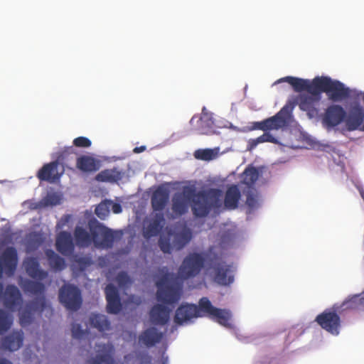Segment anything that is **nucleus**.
<instances>
[{
  "label": "nucleus",
  "instance_id": "2f4dec72",
  "mask_svg": "<svg viewBox=\"0 0 364 364\" xmlns=\"http://www.w3.org/2000/svg\"><path fill=\"white\" fill-rule=\"evenodd\" d=\"M45 255L48 259L50 268L55 271H62L66 267L65 259L56 254L53 250L48 249L45 251Z\"/></svg>",
  "mask_w": 364,
  "mask_h": 364
},
{
  "label": "nucleus",
  "instance_id": "39448f33",
  "mask_svg": "<svg viewBox=\"0 0 364 364\" xmlns=\"http://www.w3.org/2000/svg\"><path fill=\"white\" fill-rule=\"evenodd\" d=\"M161 276L156 282L158 288L156 291V299L158 301L165 304H173L180 299V289L168 284L171 279V274L166 267L161 269Z\"/></svg>",
  "mask_w": 364,
  "mask_h": 364
},
{
  "label": "nucleus",
  "instance_id": "5fc2aeb1",
  "mask_svg": "<svg viewBox=\"0 0 364 364\" xmlns=\"http://www.w3.org/2000/svg\"><path fill=\"white\" fill-rule=\"evenodd\" d=\"M41 310H43V309L46 306V302H45L44 299L41 301Z\"/></svg>",
  "mask_w": 364,
  "mask_h": 364
},
{
  "label": "nucleus",
  "instance_id": "a18cd8bd",
  "mask_svg": "<svg viewBox=\"0 0 364 364\" xmlns=\"http://www.w3.org/2000/svg\"><path fill=\"white\" fill-rule=\"evenodd\" d=\"M74 146L77 147L88 148L91 146V141L85 136H79L73 140Z\"/></svg>",
  "mask_w": 364,
  "mask_h": 364
},
{
  "label": "nucleus",
  "instance_id": "58836bf2",
  "mask_svg": "<svg viewBox=\"0 0 364 364\" xmlns=\"http://www.w3.org/2000/svg\"><path fill=\"white\" fill-rule=\"evenodd\" d=\"M26 289L34 295H40L43 294L45 286L39 282L28 281L26 284Z\"/></svg>",
  "mask_w": 364,
  "mask_h": 364
},
{
  "label": "nucleus",
  "instance_id": "6e6d98bb",
  "mask_svg": "<svg viewBox=\"0 0 364 364\" xmlns=\"http://www.w3.org/2000/svg\"><path fill=\"white\" fill-rule=\"evenodd\" d=\"M167 358L165 359V360L163 362V364H166Z\"/></svg>",
  "mask_w": 364,
  "mask_h": 364
},
{
  "label": "nucleus",
  "instance_id": "c756f323",
  "mask_svg": "<svg viewBox=\"0 0 364 364\" xmlns=\"http://www.w3.org/2000/svg\"><path fill=\"white\" fill-rule=\"evenodd\" d=\"M169 236L172 239L173 247L179 250L191 241L192 232L190 229L184 228L180 232L169 233Z\"/></svg>",
  "mask_w": 364,
  "mask_h": 364
},
{
  "label": "nucleus",
  "instance_id": "ea45409f",
  "mask_svg": "<svg viewBox=\"0 0 364 364\" xmlns=\"http://www.w3.org/2000/svg\"><path fill=\"white\" fill-rule=\"evenodd\" d=\"M215 154L213 150L210 149H198L194 152V156L197 159L210 161L214 159Z\"/></svg>",
  "mask_w": 364,
  "mask_h": 364
},
{
  "label": "nucleus",
  "instance_id": "6ab92c4d",
  "mask_svg": "<svg viewBox=\"0 0 364 364\" xmlns=\"http://www.w3.org/2000/svg\"><path fill=\"white\" fill-rule=\"evenodd\" d=\"M98 354L90 360V364H114V348L112 343L97 345Z\"/></svg>",
  "mask_w": 364,
  "mask_h": 364
},
{
  "label": "nucleus",
  "instance_id": "79ce46f5",
  "mask_svg": "<svg viewBox=\"0 0 364 364\" xmlns=\"http://www.w3.org/2000/svg\"><path fill=\"white\" fill-rule=\"evenodd\" d=\"M116 281L120 288H126L132 284V280L125 272H120L116 277Z\"/></svg>",
  "mask_w": 364,
  "mask_h": 364
},
{
  "label": "nucleus",
  "instance_id": "f03ea898",
  "mask_svg": "<svg viewBox=\"0 0 364 364\" xmlns=\"http://www.w3.org/2000/svg\"><path fill=\"white\" fill-rule=\"evenodd\" d=\"M363 298L354 295L344 301L341 305L334 304L331 308L325 309L317 315L315 321L326 331L338 336L341 327V320L338 314L347 309H357L363 303Z\"/></svg>",
  "mask_w": 364,
  "mask_h": 364
},
{
  "label": "nucleus",
  "instance_id": "b1692460",
  "mask_svg": "<svg viewBox=\"0 0 364 364\" xmlns=\"http://www.w3.org/2000/svg\"><path fill=\"white\" fill-rule=\"evenodd\" d=\"M196 304H182L176 311L174 321L178 325L190 321L193 318H197Z\"/></svg>",
  "mask_w": 364,
  "mask_h": 364
},
{
  "label": "nucleus",
  "instance_id": "5701e85b",
  "mask_svg": "<svg viewBox=\"0 0 364 364\" xmlns=\"http://www.w3.org/2000/svg\"><path fill=\"white\" fill-rule=\"evenodd\" d=\"M164 338V333L155 327H150L143 331L139 336V341L145 346L150 348L159 343Z\"/></svg>",
  "mask_w": 364,
  "mask_h": 364
},
{
  "label": "nucleus",
  "instance_id": "6e6552de",
  "mask_svg": "<svg viewBox=\"0 0 364 364\" xmlns=\"http://www.w3.org/2000/svg\"><path fill=\"white\" fill-rule=\"evenodd\" d=\"M198 317L209 316L224 326H230V314L225 309L213 306L207 297H202L196 305Z\"/></svg>",
  "mask_w": 364,
  "mask_h": 364
},
{
  "label": "nucleus",
  "instance_id": "9d476101",
  "mask_svg": "<svg viewBox=\"0 0 364 364\" xmlns=\"http://www.w3.org/2000/svg\"><path fill=\"white\" fill-rule=\"evenodd\" d=\"M205 258L200 253L193 252L187 255L178 269V274L183 279L198 275L203 269Z\"/></svg>",
  "mask_w": 364,
  "mask_h": 364
},
{
  "label": "nucleus",
  "instance_id": "f257e3e1",
  "mask_svg": "<svg viewBox=\"0 0 364 364\" xmlns=\"http://www.w3.org/2000/svg\"><path fill=\"white\" fill-rule=\"evenodd\" d=\"M223 192L219 188H209L196 192L193 188L186 186L181 193H176L172 198L171 210L174 218L185 215L191 202L193 215L196 218H204L211 211L218 213L222 208Z\"/></svg>",
  "mask_w": 364,
  "mask_h": 364
},
{
  "label": "nucleus",
  "instance_id": "20e7f679",
  "mask_svg": "<svg viewBox=\"0 0 364 364\" xmlns=\"http://www.w3.org/2000/svg\"><path fill=\"white\" fill-rule=\"evenodd\" d=\"M316 86H318L317 95L325 92L329 100L333 102H341L350 96V90L348 87H346L341 82L333 80L329 77H319Z\"/></svg>",
  "mask_w": 364,
  "mask_h": 364
},
{
  "label": "nucleus",
  "instance_id": "c85d7f7f",
  "mask_svg": "<svg viewBox=\"0 0 364 364\" xmlns=\"http://www.w3.org/2000/svg\"><path fill=\"white\" fill-rule=\"evenodd\" d=\"M74 237L77 246L80 247H88L92 243L95 245V238L92 233L87 232L80 226H76L74 230Z\"/></svg>",
  "mask_w": 364,
  "mask_h": 364
},
{
  "label": "nucleus",
  "instance_id": "473e14b6",
  "mask_svg": "<svg viewBox=\"0 0 364 364\" xmlns=\"http://www.w3.org/2000/svg\"><path fill=\"white\" fill-rule=\"evenodd\" d=\"M90 324L100 332L109 331L111 328V324L107 317L102 314H92L90 317Z\"/></svg>",
  "mask_w": 364,
  "mask_h": 364
},
{
  "label": "nucleus",
  "instance_id": "0eeeda50",
  "mask_svg": "<svg viewBox=\"0 0 364 364\" xmlns=\"http://www.w3.org/2000/svg\"><path fill=\"white\" fill-rule=\"evenodd\" d=\"M74 154V148L70 146L65 147L58 154L56 161L44 164L37 173V178L41 181L54 183L58 181L62 176L64 169L61 172L58 171L60 164L59 161L64 160L68 155Z\"/></svg>",
  "mask_w": 364,
  "mask_h": 364
},
{
  "label": "nucleus",
  "instance_id": "7ed1b4c3",
  "mask_svg": "<svg viewBox=\"0 0 364 364\" xmlns=\"http://www.w3.org/2000/svg\"><path fill=\"white\" fill-rule=\"evenodd\" d=\"M293 109V104L285 105L280 111L273 117L261 122H252L251 127L247 128V130L252 131L259 129L264 132L263 134L257 137V141H259V144L264 142L278 144V140L273 136L272 134L269 133L268 131L278 130L285 127L287 124L288 119L291 117Z\"/></svg>",
  "mask_w": 364,
  "mask_h": 364
},
{
  "label": "nucleus",
  "instance_id": "de8ad7c7",
  "mask_svg": "<svg viewBox=\"0 0 364 364\" xmlns=\"http://www.w3.org/2000/svg\"><path fill=\"white\" fill-rule=\"evenodd\" d=\"M109 203V208H111L112 211L115 214H119L122 213V205L118 203H114L111 200H107Z\"/></svg>",
  "mask_w": 364,
  "mask_h": 364
},
{
  "label": "nucleus",
  "instance_id": "4be33fe9",
  "mask_svg": "<svg viewBox=\"0 0 364 364\" xmlns=\"http://www.w3.org/2000/svg\"><path fill=\"white\" fill-rule=\"evenodd\" d=\"M55 247L63 255H71L75 249L71 234L66 231L60 232L56 237Z\"/></svg>",
  "mask_w": 364,
  "mask_h": 364
},
{
  "label": "nucleus",
  "instance_id": "c9c22d12",
  "mask_svg": "<svg viewBox=\"0 0 364 364\" xmlns=\"http://www.w3.org/2000/svg\"><path fill=\"white\" fill-rule=\"evenodd\" d=\"M259 178V171L254 166L245 168L243 172V183L248 186H252Z\"/></svg>",
  "mask_w": 364,
  "mask_h": 364
},
{
  "label": "nucleus",
  "instance_id": "f8f14e48",
  "mask_svg": "<svg viewBox=\"0 0 364 364\" xmlns=\"http://www.w3.org/2000/svg\"><path fill=\"white\" fill-rule=\"evenodd\" d=\"M18 262L17 250L14 247H7L0 255V279L5 274L11 277L16 271Z\"/></svg>",
  "mask_w": 364,
  "mask_h": 364
},
{
  "label": "nucleus",
  "instance_id": "f3484780",
  "mask_svg": "<svg viewBox=\"0 0 364 364\" xmlns=\"http://www.w3.org/2000/svg\"><path fill=\"white\" fill-rule=\"evenodd\" d=\"M345 109L338 105H331L327 107L323 116V122L328 127H334L340 124L346 118Z\"/></svg>",
  "mask_w": 364,
  "mask_h": 364
},
{
  "label": "nucleus",
  "instance_id": "8fccbe9b",
  "mask_svg": "<svg viewBox=\"0 0 364 364\" xmlns=\"http://www.w3.org/2000/svg\"><path fill=\"white\" fill-rule=\"evenodd\" d=\"M258 139H250L247 141V150L249 151H252L256 148V146L259 144Z\"/></svg>",
  "mask_w": 364,
  "mask_h": 364
},
{
  "label": "nucleus",
  "instance_id": "f704fd0d",
  "mask_svg": "<svg viewBox=\"0 0 364 364\" xmlns=\"http://www.w3.org/2000/svg\"><path fill=\"white\" fill-rule=\"evenodd\" d=\"M43 240L39 234L36 232L30 234L26 242V252L31 253L35 252L43 244Z\"/></svg>",
  "mask_w": 364,
  "mask_h": 364
},
{
  "label": "nucleus",
  "instance_id": "ddd939ff",
  "mask_svg": "<svg viewBox=\"0 0 364 364\" xmlns=\"http://www.w3.org/2000/svg\"><path fill=\"white\" fill-rule=\"evenodd\" d=\"M190 124L200 134H211L215 132L213 114L208 112L205 107H203L200 117L194 115L191 118Z\"/></svg>",
  "mask_w": 364,
  "mask_h": 364
},
{
  "label": "nucleus",
  "instance_id": "393cba45",
  "mask_svg": "<svg viewBox=\"0 0 364 364\" xmlns=\"http://www.w3.org/2000/svg\"><path fill=\"white\" fill-rule=\"evenodd\" d=\"M164 221L165 219L163 213H156L151 219L149 224L144 228V237L150 238L158 235L163 228Z\"/></svg>",
  "mask_w": 364,
  "mask_h": 364
},
{
  "label": "nucleus",
  "instance_id": "4468645a",
  "mask_svg": "<svg viewBox=\"0 0 364 364\" xmlns=\"http://www.w3.org/2000/svg\"><path fill=\"white\" fill-rule=\"evenodd\" d=\"M321 100V95L301 94L294 101H289L286 105L293 104L294 107L298 105L300 109L306 112L309 118H313L318 114L317 104Z\"/></svg>",
  "mask_w": 364,
  "mask_h": 364
},
{
  "label": "nucleus",
  "instance_id": "09e8293b",
  "mask_svg": "<svg viewBox=\"0 0 364 364\" xmlns=\"http://www.w3.org/2000/svg\"><path fill=\"white\" fill-rule=\"evenodd\" d=\"M139 360L141 364H151V357L146 353H143L139 355Z\"/></svg>",
  "mask_w": 364,
  "mask_h": 364
},
{
  "label": "nucleus",
  "instance_id": "a211bd4d",
  "mask_svg": "<svg viewBox=\"0 0 364 364\" xmlns=\"http://www.w3.org/2000/svg\"><path fill=\"white\" fill-rule=\"evenodd\" d=\"M107 300V311L109 314H117L122 310V303L117 288L112 284L107 285L105 289Z\"/></svg>",
  "mask_w": 364,
  "mask_h": 364
},
{
  "label": "nucleus",
  "instance_id": "9b49d317",
  "mask_svg": "<svg viewBox=\"0 0 364 364\" xmlns=\"http://www.w3.org/2000/svg\"><path fill=\"white\" fill-rule=\"evenodd\" d=\"M59 301L68 310L77 311L82 303L80 290L73 284H64L59 290Z\"/></svg>",
  "mask_w": 364,
  "mask_h": 364
},
{
  "label": "nucleus",
  "instance_id": "bb28decb",
  "mask_svg": "<svg viewBox=\"0 0 364 364\" xmlns=\"http://www.w3.org/2000/svg\"><path fill=\"white\" fill-rule=\"evenodd\" d=\"M76 166L83 172L91 173L99 170L100 164L95 158L91 156L83 155L77 159Z\"/></svg>",
  "mask_w": 364,
  "mask_h": 364
},
{
  "label": "nucleus",
  "instance_id": "72a5a7b5",
  "mask_svg": "<svg viewBox=\"0 0 364 364\" xmlns=\"http://www.w3.org/2000/svg\"><path fill=\"white\" fill-rule=\"evenodd\" d=\"M122 178V173L117 168L105 169L100 171L95 176V179L100 182L115 183Z\"/></svg>",
  "mask_w": 364,
  "mask_h": 364
},
{
  "label": "nucleus",
  "instance_id": "423d86ee",
  "mask_svg": "<svg viewBox=\"0 0 364 364\" xmlns=\"http://www.w3.org/2000/svg\"><path fill=\"white\" fill-rule=\"evenodd\" d=\"M210 253L207 255L210 267L213 271L214 281L222 286H228L234 281L232 274V265L228 264L223 261L217 254L211 253V249L209 250Z\"/></svg>",
  "mask_w": 364,
  "mask_h": 364
},
{
  "label": "nucleus",
  "instance_id": "aec40b11",
  "mask_svg": "<svg viewBox=\"0 0 364 364\" xmlns=\"http://www.w3.org/2000/svg\"><path fill=\"white\" fill-rule=\"evenodd\" d=\"M171 312V309L164 304H155L149 312L150 321L156 326H165L170 320Z\"/></svg>",
  "mask_w": 364,
  "mask_h": 364
},
{
  "label": "nucleus",
  "instance_id": "49530a36",
  "mask_svg": "<svg viewBox=\"0 0 364 364\" xmlns=\"http://www.w3.org/2000/svg\"><path fill=\"white\" fill-rule=\"evenodd\" d=\"M159 245L160 247V249L164 252V253H170L173 247V243L171 244L170 240L166 238H161L159 240Z\"/></svg>",
  "mask_w": 364,
  "mask_h": 364
},
{
  "label": "nucleus",
  "instance_id": "603ef678",
  "mask_svg": "<svg viewBox=\"0 0 364 364\" xmlns=\"http://www.w3.org/2000/svg\"><path fill=\"white\" fill-rule=\"evenodd\" d=\"M145 149H146V147L144 146H138V147L134 148V152L138 154V153H141V152L144 151Z\"/></svg>",
  "mask_w": 364,
  "mask_h": 364
},
{
  "label": "nucleus",
  "instance_id": "3c124183",
  "mask_svg": "<svg viewBox=\"0 0 364 364\" xmlns=\"http://www.w3.org/2000/svg\"><path fill=\"white\" fill-rule=\"evenodd\" d=\"M247 204L248 206L254 208L256 206L257 200L252 196L250 195L247 198Z\"/></svg>",
  "mask_w": 364,
  "mask_h": 364
},
{
  "label": "nucleus",
  "instance_id": "864d4df0",
  "mask_svg": "<svg viewBox=\"0 0 364 364\" xmlns=\"http://www.w3.org/2000/svg\"><path fill=\"white\" fill-rule=\"evenodd\" d=\"M0 364H12V363L6 358H0Z\"/></svg>",
  "mask_w": 364,
  "mask_h": 364
},
{
  "label": "nucleus",
  "instance_id": "1a4fd4ad",
  "mask_svg": "<svg viewBox=\"0 0 364 364\" xmlns=\"http://www.w3.org/2000/svg\"><path fill=\"white\" fill-rule=\"evenodd\" d=\"M88 226L95 238V246L96 247L110 248L113 246L115 236L111 229L96 220H90Z\"/></svg>",
  "mask_w": 364,
  "mask_h": 364
},
{
  "label": "nucleus",
  "instance_id": "37998d69",
  "mask_svg": "<svg viewBox=\"0 0 364 364\" xmlns=\"http://www.w3.org/2000/svg\"><path fill=\"white\" fill-rule=\"evenodd\" d=\"M20 323L22 326H26L30 324L33 321V314L31 310L27 309L23 310L20 313Z\"/></svg>",
  "mask_w": 364,
  "mask_h": 364
},
{
  "label": "nucleus",
  "instance_id": "a19ab883",
  "mask_svg": "<svg viewBox=\"0 0 364 364\" xmlns=\"http://www.w3.org/2000/svg\"><path fill=\"white\" fill-rule=\"evenodd\" d=\"M95 214L102 220L106 218L109 213V207L108 201L100 203L95 208Z\"/></svg>",
  "mask_w": 364,
  "mask_h": 364
},
{
  "label": "nucleus",
  "instance_id": "412c9836",
  "mask_svg": "<svg viewBox=\"0 0 364 364\" xmlns=\"http://www.w3.org/2000/svg\"><path fill=\"white\" fill-rule=\"evenodd\" d=\"M23 266L26 274L36 279H44L48 277V272L41 269L38 259L34 257H27L23 259Z\"/></svg>",
  "mask_w": 364,
  "mask_h": 364
},
{
  "label": "nucleus",
  "instance_id": "7c9ffc66",
  "mask_svg": "<svg viewBox=\"0 0 364 364\" xmlns=\"http://www.w3.org/2000/svg\"><path fill=\"white\" fill-rule=\"evenodd\" d=\"M241 197L240 191L236 185H232L226 191L224 205L227 209L234 210L237 208Z\"/></svg>",
  "mask_w": 364,
  "mask_h": 364
},
{
  "label": "nucleus",
  "instance_id": "dca6fc26",
  "mask_svg": "<svg viewBox=\"0 0 364 364\" xmlns=\"http://www.w3.org/2000/svg\"><path fill=\"white\" fill-rule=\"evenodd\" d=\"M4 284L0 282V300L3 299L4 306L13 310L21 300L19 289L14 284H8L4 291Z\"/></svg>",
  "mask_w": 364,
  "mask_h": 364
},
{
  "label": "nucleus",
  "instance_id": "a878e982",
  "mask_svg": "<svg viewBox=\"0 0 364 364\" xmlns=\"http://www.w3.org/2000/svg\"><path fill=\"white\" fill-rule=\"evenodd\" d=\"M23 336L18 331H14L1 340L2 348L11 352L18 350L23 345Z\"/></svg>",
  "mask_w": 364,
  "mask_h": 364
},
{
  "label": "nucleus",
  "instance_id": "c03bdc74",
  "mask_svg": "<svg viewBox=\"0 0 364 364\" xmlns=\"http://www.w3.org/2000/svg\"><path fill=\"white\" fill-rule=\"evenodd\" d=\"M72 336L74 338L81 339L86 334V331L82 329L80 324L73 323L72 324Z\"/></svg>",
  "mask_w": 364,
  "mask_h": 364
},
{
  "label": "nucleus",
  "instance_id": "4c0bfd02",
  "mask_svg": "<svg viewBox=\"0 0 364 364\" xmlns=\"http://www.w3.org/2000/svg\"><path fill=\"white\" fill-rule=\"evenodd\" d=\"M73 264L80 272H83L92 264V260L88 256L76 255L74 257Z\"/></svg>",
  "mask_w": 364,
  "mask_h": 364
},
{
  "label": "nucleus",
  "instance_id": "2eb2a0df",
  "mask_svg": "<svg viewBox=\"0 0 364 364\" xmlns=\"http://www.w3.org/2000/svg\"><path fill=\"white\" fill-rule=\"evenodd\" d=\"M318 78L319 76L314 77L312 81H310L296 77L287 76L279 79L278 82H288L292 86L294 90L297 92L306 91L309 94L316 95L318 88L316 85L318 82Z\"/></svg>",
  "mask_w": 364,
  "mask_h": 364
},
{
  "label": "nucleus",
  "instance_id": "cd10ccee",
  "mask_svg": "<svg viewBox=\"0 0 364 364\" xmlns=\"http://www.w3.org/2000/svg\"><path fill=\"white\" fill-rule=\"evenodd\" d=\"M169 198L167 190L159 188L152 194L151 203L154 210L161 211L166 207Z\"/></svg>",
  "mask_w": 364,
  "mask_h": 364
},
{
  "label": "nucleus",
  "instance_id": "e433bc0d",
  "mask_svg": "<svg viewBox=\"0 0 364 364\" xmlns=\"http://www.w3.org/2000/svg\"><path fill=\"white\" fill-rule=\"evenodd\" d=\"M13 324L11 316L6 311L0 309V335L7 332Z\"/></svg>",
  "mask_w": 364,
  "mask_h": 364
}]
</instances>
